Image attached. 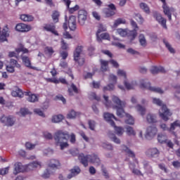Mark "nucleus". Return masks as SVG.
Masks as SVG:
<instances>
[{"label":"nucleus","instance_id":"nucleus-1","mask_svg":"<svg viewBox=\"0 0 180 180\" xmlns=\"http://www.w3.org/2000/svg\"><path fill=\"white\" fill-rule=\"evenodd\" d=\"M103 98H104V101H105V105L107 108H109L111 106L112 109H115L117 110L116 115L117 116H118V117H123L124 115V106H126V103L120 101V98H119V97L115 95L112 96L111 97L112 102L113 103L112 105V103L109 101V96L104 95Z\"/></svg>","mask_w":180,"mask_h":180},{"label":"nucleus","instance_id":"nucleus-2","mask_svg":"<svg viewBox=\"0 0 180 180\" xmlns=\"http://www.w3.org/2000/svg\"><path fill=\"white\" fill-rule=\"evenodd\" d=\"M79 160L84 167H87L88 162L94 164V165H96L97 167L101 165V159L99 158V156L95 153L86 155H84V153H80L79 155Z\"/></svg>","mask_w":180,"mask_h":180},{"label":"nucleus","instance_id":"nucleus-3","mask_svg":"<svg viewBox=\"0 0 180 180\" xmlns=\"http://www.w3.org/2000/svg\"><path fill=\"white\" fill-rule=\"evenodd\" d=\"M67 137H68V135L63 132V131H58L55 134L54 140L57 146H60V150H64V148L68 147Z\"/></svg>","mask_w":180,"mask_h":180},{"label":"nucleus","instance_id":"nucleus-4","mask_svg":"<svg viewBox=\"0 0 180 180\" xmlns=\"http://www.w3.org/2000/svg\"><path fill=\"white\" fill-rule=\"evenodd\" d=\"M159 116L164 122H168L170 117L172 116V111L169 110L165 103L161 101H158Z\"/></svg>","mask_w":180,"mask_h":180},{"label":"nucleus","instance_id":"nucleus-5","mask_svg":"<svg viewBox=\"0 0 180 180\" xmlns=\"http://www.w3.org/2000/svg\"><path fill=\"white\" fill-rule=\"evenodd\" d=\"M158 133V129L157 127L152 125L146 128L144 136L146 140H153L157 134Z\"/></svg>","mask_w":180,"mask_h":180},{"label":"nucleus","instance_id":"nucleus-6","mask_svg":"<svg viewBox=\"0 0 180 180\" xmlns=\"http://www.w3.org/2000/svg\"><path fill=\"white\" fill-rule=\"evenodd\" d=\"M74 60L79 65H84L85 59L82 57V46H77L74 52Z\"/></svg>","mask_w":180,"mask_h":180},{"label":"nucleus","instance_id":"nucleus-7","mask_svg":"<svg viewBox=\"0 0 180 180\" xmlns=\"http://www.w3.org/2000/svg\"><path fill=\"white\" fill-rule=\"evenodd\" d=\"M117 34H120L122 37H124V36H127L129 34L130 37L131 41H133L137 37V32L136 30L132 31H128L127 30H124L122 28H119L117 30Z\"/></svg>","mask_w":180,"mask_h":180},{"label":"nucleus","instance_id":"nucleus-8","mask_svg":"<svg viewBox=\"0 0 180 180\" xmlns=\"http://www.w3.org/2000/svg\"><path fill=\"white\" fill-rule=\"evenodd\" d=\"M162 4V9L165 15L168 17L169 20H172V13L175 12V8L169 7L167 4V0H160Z\"/></svg>","mask_w":180,"mask_h":180},{"label":"nucleus","instance_id":"nucleus-9","mask_svg":"<svg viewBox=\"0 0 180 180\" xmlns=\"http://www.w3.org/2000/svg\"><path fill=\"white\" fill-rule=\"evenodd\" d=\"M25 171H28L27 165H23L21 162H16L14 164V169L13 172L14 175H18V174H20V172H25Z\"/></svg>","mask_w":180,"mask_h":180},{"label":"nucleus","instance_id":"nucleus-10","mask_svg":"<svg viewBox=\"0 0 180 180\" xmlns=\"http://www.w3.org/2000/svg\"><path fill=\"white\" fill-rule=\"evenodd\" d=\"M145 154L146 157L152 160L157 158L158 157V148L155 147L150 148L145 152Z\"/></svg>","mask_w":180,"mask_h":180},{"label":"nucleus","instance_id":"nucleus-11","mask_svg":"<svg viewBox=\"0 0 180 180\" xmlns=\"http://www.w3.org/2000/svg\"><path fill=\"white\" fill-rule=\"evenodd\" d=\"M109 8H105L104 9V13L106 16V18H110L112 16H115L116 15V6H115V4H111L108 5Z\"/></svg>","mask_w":180,"mask_h":180},{"label":"nucleus","instance_id":"nucleus-12","mask_svg":"<svg viewBox=\"0 0 180 180\" xmlns=\"http://www.w3.org/2000/svg\"><path fill=\"white\" fill-rule=\"evenodd\" d=\"M1 123H4L6 124V126L12 127L13 124H15V120L13 118V117L8 116L6 117L5 115H3L0 119Z\"/></svg>","mask_w":180,"mask_h":180},{"label":"nucleus","instance_id":"nucleus-13","mask_svg":"<svg viewBox=\"0 0 180 180\" xmlns=\"http://www.w3.org/2000/svg\"><path fill=\"white\" fill-rule=\"evenodd\" d=\"M88 13L85 10H79L78 13V22L81 26H84L85 25V22H86V16Z\"/></svg>","mask_w":180,"mask_h":180},{"label":"nucleus","instance_id":"nucleus-14","mask_svg":"<svg viewBox=\"0 0 180 180\" xmlns=\"http://www.w3.org/2000/svg\"><path fill=\"white\" fill-rule=\"evenodd\" d=\"M24 95L27 97V101L31 103L39 102V96L32 94L30 91H25Z\"/></svg>","mask_w":180,"mask_h":180},{"label":"nucleus","instance_id":"nucleus-15","mask_svg":"<svg viewBox=\"0 0 180 180\" xmlns=\"http://www.w3.org/2000/svg\"><path fill=\"white\" fill-rule=\"evenodd\" d=\"M15 67L17 68H20V65L18 64L16 60L11 59L10 65H6V71L11 73L15 72Z\"/></svg>","mask_w":180,"mask_h":180},{"label":"nucleus","instance_id":"nucleus-16","mask_svg":"<svg viewBox=\"0 0 180 180\" xmlns=\"http://www.w3.org/2000/svg\"><path fill=\"white\" fill-rule=\"evenodd\" d=\"M15 30H17V32H30V30H32V26L24 23H19L16 25Z\"/></svg>","mask_w":180,"mask_h":180},{"label":"nucleus","instance_id":"nucleus-17","mask_svg":"<svg viewBox=\"0 0 180 180\" xmlns=\"http://www.w3.org/2000/svg\"><path fill=\"white\" fill-rule=\"evenodd\" d=\"M123 84H124V86L128 91L134 89V88L137 86V82L134 80L130 82L129 80H128V79H124Z\"/></svg>","mask_w":180,"mask_h":180},{"label":"nucleus","instance_id":"nucleus-18","mask_svg":"<svg viewBox=\"0 0 180 180\" xmlns=\"http://www.w3.org/2000/svg\"><path fill=\"white\" fill-rule=\"evenodd\" d=\"M68 25L70 30H75L77 29V18L74 15H71L68 21Z\"/></svg>","mask_w":180,"mask_h":180},{"label":"nucleus","instance_id":"nucleus-19","mask_svg":"<svg viewBox=\"0 0 180 180\" xmlns=\"http://www.w3.org/2000/svg\"><path fill=\"white\" fill-rule=\"evenodd\" d=\"M104 119L106 120V122H108L111 126H115V122L112 120V119H114L115 120H117L116 117L113 114H110L109 112H105L104 113Z\"/></svg>","mask_w":180,"mask_h":180},{"label":"nucleus","instance_id":"nucleus-20","mask_svg":"<svg viewBox=\"0 0 180 180\" xmlns=\"http://www.w3.org/2000/svg\"><path fill=\"white\" fill-rule=\"evenodd\" d=\"M177 127H179L180 129V121L179 120H176L174 121L173 123H172L170 124V127L169 128V131H171V133H172V134L176 137V133H175V131H174L175 130V129H176Z\"/></svg>","mask_w":180,"mask_h":180},{"label":"nucleus","instance_id":"nucleus-21","mask_svg":"<svg viewBox=\"0 0 180 180\" xmlns=\"http://www.w3.org/2000/svg\"><path fill=\"white\" fill-rule=\"evenodd\" d=\"M12 96L14 98H22L25 95V93L19 87H15L14 90L11 92Z\"/></svg>","mask_w":180,"mask_h":180},{"label":"nucleus","instance_id":"nucleus-22","mask_svg":"<svg viewBox=\"0 0 180 180\" xmlns=\"http://www.w3.org/2000/svg\"><path fill=\"white\" fill-rule=\"evenodd\" d=\"M141 87L144 88L145 89H148V91H151L152 92H158V89L155 86H151L150 82L142 83Z\"/></svg>","mask_w":180,"mask_h":180},{"label":"nucleus","instance_id":"nucleus-23","mask_svg":"<svg viewBox=\"0 0 180 180\" xmlns=\"http://www.w3.org/2000/svg\"><path fill=\"white\" fill-rule=\"evenodd\" d=\"M60 165V161L56 159L51 160L48 163L49 168H52V169H56Z\"/></svg>","mask_w":180,"mask_h":180},{"label":"nucleus","instance_id":"nucleus-24","mask_svg":"<svg viewBox=\"0 0 180 180\" xmlns=\"http://www.w3.org/2000/svg\"><path fill=\"white\" fill-rule=\"evenodd\" d=\"M41 162H32L28 165H27V171H32L34 168H41Z\"/></svg>","mask_w":180,"mask_h":180},{"label":"nucleus","instance_id":"nucleus-25","mask_svg":"<svg viewBox=\"0 0 180 180\" xmlns=\"http://www.w3.org/2000/svg\"><path fill=\"white\" fill-rule=\"evenodd\" d=\"M44 29L46 30V32H51V33H53L55 36H58V32L56 30V26L54 25H46Z\"/></svg>","mask_w":180,"mask_h":180},{"label":"nucleus","instance_id":"nucleus-26","mask_svg":"<svg viewBox=\"0 0 180 180\" xmlns=\"http://www.w3.org/2000/svg\"><path fill=\"white\" fill-rule=\"evenodd\" d=\"M63 2H65L67 8L69 9V12L70 13H74L76 11H78L79 9V6L78 5L75 6L73 8H70V4H71V1L70 0H63Z\"/></svg>","mask_w":180,"mask_h":180},{"label":"nucleus","instance_id":"nucleus-27","mask_svg":"<svg viewBox=\"0 0 180 180\" xmlns=\"http://www.w3.org/2000/svg\"><path fill=\"white\" fill-rule=\"evenodd\" d=\"M148 123H157V114L148 113L146 115Z\"/></svg>","mask_w":180,"mask_h":180},{"label":"nucleus","instance_id":"nucleus-28","mask_svg":"<svg viewBox=\"0 0 180 180\" xmlns=\"http://www.w3.org/2000/svg\"><path fill=\"white\" fill-rule=\"evenodd\" d=\"M102 32H106V26L102 24H100L98 25V30H97V32H96L97 41H98L99 43H101V37H99V34L102 33Z\"/></svg>","mask_w":180,"mask_h":180},{"label":"nucleus","instance_id":"nucleus-29","mask_svg":"<svg viewBox=\"0 0 180 180\" xmlns=\"http://www.w3.org/2000/svg\"><path fill=\"white\" fill-rule=\"evenodd\" d=\"M124 116L126 117L125 123H127V124H134V118H133L131 115L124 112L123 117H124Z\"/></svg>","mask_w":180,"mask_h":180},{"label":"nucleus","instance_id":"nucleus-30","mask_svg":"<svg viewBox=\"0 0 180 180\" xmlns=\"http://www.w3.org/2000/svg\"><path fill=\"white\" fill-rule=\"evenodd\" d=\"M20 19L22 22H33L34 17L27 14H22L20 15Z\"/></svg>","mask_w":180,"mask_h":180},{"label":"nucleus","instance_id":"nucleus-31","mask_svg":"<svg viewBox=\"0 0 180 180\" xmlns=\"http://www.w3.org/2000/svg\"><path fill=\"white\" fill-rule=\"evenodd\" d=\"M122 151L126 153V154L127 155H129V157H131L132 158H134V157H136L134 152H133L131 150H130L129 148H127V146H122Z\"/></svg>","mask_w":180,"mask_h":180},{"label":"nucleus","instance_id":"nucleus-32","mask_svg":"<svg viewBox=\"0 0 180 180\" xmlns=\"http://www.w3.org/2000/svg\"><path fill=\"white\" fill-rule=\"evenodd\" d=\"M120 25H126V19L123 18H119L117 20L114 21V24L112 25V27H117V26H120Z\"/></svg>","mask_w":180,"mask_h":180},{"label":"nucleus","instance_id":"nucleus-33","mask_svg":"<svg viewBox=\"0 0 180 180\" xmlns=\"http://www.w3.org/2000/svg\"><path fill=\"white\" fill-rule=\"evenodd\" d=\"M139 8H141V9L145 13H147V15H150V7L147 4L143 2L140 3Z\"/></svg>","mask_w":180,"mask_h":180},{"label":"nucleus","instance_id":"nucleus-34","mask_svg":"<svg viewBox=\"0 0 180 180\" xmlns=\"http://www.w3.org/2000/svg\"><path fill=\"white\" fill-rule=\"evenodd\" d=\"M64 119L63 115H53L51 118L52 123H60Z\"/></svg>","mask_w":180,"mask_h":180},{"label":"nucleus","instance_id":"nucleus-35","mask_svg":"<svg viewBox=\"0 0 180 180\" xmlns=\"http://www.w3.org/2000/svg\"><path fill=\"white\" fill-rule=\"evenodd\" d=\"M100 63H101V71H102L103 72H106V70H107L108 68L109 61L101 60H100Z\"/></svg>","mask_w":180,"mask_h":180},{"label":"nucleus","instance_id":"nucleus-36","mask_svg":"<svg viewBox=\"0 0 180 180\" xmlns=\"http://www.w3.org/2000/svg\"><path fill=\"white\" fill-rule=\"evenodd\" d=\"M163 43L165 45V47L167 49V50L171 53L172 54H175V49L172 48V46L170 45L169 42L168 41L163 39Z\"/></svg>","mask_w":180,"mask_h":180},{"label":"nucleus","instance_id":"nucleus-37","mask_svg":"<svg viewBox=\"0 0 180 180\" xmlns=\"http://www.w3.org/2000/svg\"><path fill=\"white\" fill-rule=\"evenodd\" d=\"M129 168H130L131 171L132 172V174H134V175H139V176H143V173H141V172L140 170L136 169L134 167V164H130Z\"/></svg>","mask_w":180,"mask_h":180},{"label":"nucleus","instance_id":"nucleus-38","mask_svg":"<svg viewBox=\"0 0 180 180\" xmlns=\"http://www.w3.org/2000/svg\"><path fill=\"white\" fill-rule=\"evenodd\" d=\"M114 127L115 131L117 136H122L123 134L124 133V129L122 127H117L116 125L112 126Z\"/></svg>","mask_w":180,"mask_h":180},{"label":"nucleus","instance_id":"nucleus-39","mask_svg":"<svg viewBox=\"0 0 180 180\" xmlns=\"http://www.w3.org/2000/svg\"><path fill=\"white\" fill-rule=\"evenodd\" d=\"M126 133L127 136H136V131H134V129L130 126H127L125 127Z\"/></svg>","mask_w":180,"mask_h":180},{"label":"nucleus","instance_id":"nucleus-40","mask_svg":"<svg viewBox=\"0 0 180 180\" xmlns=\"http://www.w3.org/2000/svg\"><path fill=\"white\" fill-rule=\"evenodd\" d=\"M117 75L118 77H121L122 78H124V79H127V73L122 69L117 70Z\"/></svg>","mask_w":180,"mask_h":180},{"label":"nucleus","instance_id":"nucleus-41","mask_svg":"<svg viewBox=\"0 0 180 180\" xmlns=\"http://www.w3.org/2000/svg\"><path fill=\"white\" fill-rule=\"evenodd\" d=\"M78 116H79V112H77L74 110H72L68 114V119H75V117H78Z\"/></svg>","mask_w":180,"mask_h":180},{"label":"nucleus","instance_id":"nucleus-42","mask_svg":"<svg viewBox=\"0 0 180 180\" xmlns=\"http://www.w3.org/2000/svg\"><path fill=\"white\" fill-rule=\"evenodd\" d=\"M135 108L137 112H139L141 116H144V115H146V108L141 106L139 104L137 105Z\"/></svg>","mask_w":180,"mask_h":180},{"label":"nucleus","instance_id":"nucleus-43","mask_svg":"<svg viewBox=\"0 0 180 180\" xmlns=\"http://www.w3.org/2000/svg\"><path fill=\"white\" fill-rule=\"evenodd\" d=\"M143 168L146 174H153V169L147 162H143Z\"/></svg>","mask_w":180,"mask_h":180},{"label":"nucleus","instance_id":"nucleus-44","mask_svg":"<svg viewBox=\"0 0 180 180\" xmlns=\"http://www.w3.org/2000/svg\"><path fill=\"white\" fill-rule=\"evenodd\" d=\"M108 136L110 140H112V141H113L116 144H120V139L117 138L116 135H115L112 133H110Z\"/></svg>","mask_w":180,"mask_h":180},{"label":"nucleus","instance_id":"nucleus-45","mask_svg":"<svg viewBox=\"0 0 180 180\" xmlns=\"http://www.w3.org/2000/svg\"><path fill=\"white\" fill-rule=\"evenodd\" d=\"M60 18V12L54 11L52 13V19L55 23L58 22V19Z\"/></svg>","mask_w":180,"mask_h":180},{"label":"nucleus","instance_id":"nucleus-46","mask_svg":"<svg viewBox=\"0 0 180 180\" xmlns=\"http://www.w3.org/2000/svg\"><path fill=\"white\" fill-rule=\"evenodd\" d=\"M101 146L103 147V148H105V150H108V151H113V146L110 143H103L101 144Z\"/></svg>","mask_w":180,"mask_h":180},{"label":"nucleus","instance_id":"nucleus-47","mask_svg":"<svg viewBox=\"0 0 180 180\" xmlns=\"http://www.w3.org/2000/svg\"><path fill=\"white\" fill-rule=\"evenodd\" d=\"M108 81L109 82H112V84H117V77L113 74H111L109 75Z\"/></svg>","mask_w":180,"mask_h":180},{"label":"nucleus","instance_id":"nucleus-48","mask_svg":"<svg viewBox=\"0 0 180 180\" xmlns=\"http://www.w3.org/2000/svg\"><path fill=\"white\" fill-rule=\"evenodd\" d=\"M139 43L142 46H146L147 41L146 40V37H144V34H141L139 35Z\"/></svg>","mask_w":180,"mask_h":180},{"label":"nucleus","instance_id":"nucleus-49","mask_svg":"<svg viewBox=\"0 0 180 180\" xmlns=\"http://www.w3.org/2000/svg\"><path fill=\"white\" fill-rule=\"evenodd\" d=\"M22 63H24L26 67H30L31 63H30V59H29V57L22 56Z\"/></svg>","mask_w":180,"mask_h":180},{"label":"nucleus","instance_id":"nucleus-50","mask_svg":"<svg viewBox=\"0 0 180 180\" xmlns=\"http://www.w3.org/2000/svg\"><path fill=\"white\" fill-rule=\"evenodd\" d=\"M159 23L161 25L163 29L167 30V20L165 18L160 17V18H159Z\"/></svg>","mask_w":180,"mask_h":180},{"label":"nucleus","instance_id":"nucleus-51","mask_svg":"<svg viewBox=\"0 0 180 180\" xmlns=\"http://www.w3.org/2000/svg\"><path fill=\"white\" fill-rule=\"evenodd\" d=\"M88 124L90 130H95V127L96 126V122L94 120H89L88 121Z\"/></svg>","mask_w":180,"mask_h":180},{"label":"nucleus","instance_id":"nucleus-52","mask_svg":"<svg viewBox=\"0 0 180 180\" xmlns=\"http://www.w3.org/2000/svg\"><path fill=\"white\" fill-rule=\"evenodd\" d=\"M45 53L46 54H48V56H53L54 49H53V47L51 46H46L45 48Z\"/></svg>","mask_w":180,"mask_h":180},{"label":"nucleus","instance_id":"nucleus-53","mask_svg":"<svg viewBox=\"0 0 180 180\" xmlns=\"http://www.w3.org/2000/svg\"><path fill=\"white\" fill-rule=\"evenodd\" d=\"M34 112L35 115H38V116H41V117H46V115H44V112L41 111L39 108H35L34 109Z\"/></svg>","mask_w":180,"mask_h":180},{"label":"nucleus","instance_id":"nucleus-54","mask_svg":"<svg viewBox=\"0 0 180 180\" xmlns=\"http://www.w3.org/2000/svg\"><path fill=\"white\" fill-rule=\"evenodd\" d=\"M115 84H109L106 86L103 87V91L105 92V91H113L115 89Z\"/></svg>","mask_w":180,"mask_h":180},{"label":"nucleus","instance_id":"nucleus-55","mask_svg":"<svg viewBox=\"0 0 180 180\" xmlns=\"http://www.w3.org/2000/svg\"><path fill=\"white\" fill-rule=\"evenodd\" d=\"M70 172H72V174L75 175V176H76V175H78V174L81 172V169H79V167H75L74 168L70 169Z\"/></svg>","mask_w":180,"mask_h":180},{"label":"nucleus","instance_id":"nucleus-56","mask_svg":"<svg viewBox=\"0 0 180 180\" xmlns=\"http://www.w3.org/2000/svg\"><path fill=\"white\" fill-rule=\"evenodd\" d=\"M51 170L49 168L46 169V171L42 174V178H50V175H51Z\"/></svg>","mask_w":180,"mask_h":180},{"label":"nucleus","instance_id":"nucleus-57","mask_svg":"<svg viewBox=\"0 0 180 180\" xmlns=\"http://www.w3.org/2000/svg\"><path fill=\"white\" fill-rule=\"evenodd\" d=\"M101 41L103 40H110V37L108 33H103L100 35Z\"/></svg>","mask_w":180,"mask_h":180},{"label":"nucleus","instance_id":"nucleus-58","mask_svg":"<svg viewBox=\"0 0 180 180\" xmlns=\"http://www.w3.org/2000/svg\"><path fill=\"white\" fill-rule=\"evenodd\" d=\"M89 98L95 101H101V97L96 96V94L92 92L89 94Z\"/></svg>","mask_w":180,"mask_h":180},{"label":"nucleus","instance_id":"nucleus-59","mask_svg":"<svg viewBox=\"0 0 180 180\" xmlns=\"http://www.w3.org/2000/svg\"><path fill=\"white\" fill-rule=\"evenodd\" d=\"M127 53H129V54H131L132 56H137L139 55V51L131 49V48H129L127 50Z\"/></svg>","mask_w":180,"mask_h":180},{"label":"nucleus","instance_id":"nucleus-60","mask_svg":"<svg viewBox=\"0 0 180 180\" xmlns=\"http://www.w3.org/2000/svg\"><path fill=\"white\" fill-rule=\"evenodd\" d=\"M25 147L27 150H33V148H34V147H36V145L33 144L30 142H27L25 143Z\"/></svg>","mask_w":180,"mask_h":180},{"label":"nucleus","instance_id":"nucleus-61","mask_svg":"<svg viewBox=\"0 0 180 180\" xmlns=\"http://www.w3.org/2000/svg\"><path fill=\"white\" fill-rule=\"evenodd\" d=\"M135 19L139 22V23H143V22H144V18H143V16H141V14H136Z\"/></svg>","mask_w":180,"mask_h":180},{"label":"nucleus","instance_id":"nucleus-62","mask_svg":"<svg viewBox=\"0 0 180 180\" xmlns=\"http://www.w3.org/2000/svg\"><path fill=\"white\" fill-rule=\"evenodd\" d=\"M9 172V167L0 169V175H6Z\"/></svg>","mask_w":180,"mask_h":180},{"label":"nucleus","instance_id":"nucleus-63","mask_svg":"<svg viewBox=\"0 0 180 180\" xmlns=\"http://www.w3.org/2000/svg\"><path fill=\"white\" fill-rule=\"evenodd\" d=\"M151 74L153 75H155L156 74H158V68L157 66H152L150 70Z\"/></svg>","mask_w":180,"mask_h":180},{"label":"nucleus","instance_id":"nucleus-64","mask_svg":"<svg viewBox=\"0 0 180 180\" xmlns=\"http://www.w3.org/2000/svg\"><path fill=\"white\" fill-rule=\"evenodd\" d=\"M172 164L174 168H180V162L179 161H178V160L173 161Z\"/></svg>","mask_w":180,"mask_h":180}]
</instances>
